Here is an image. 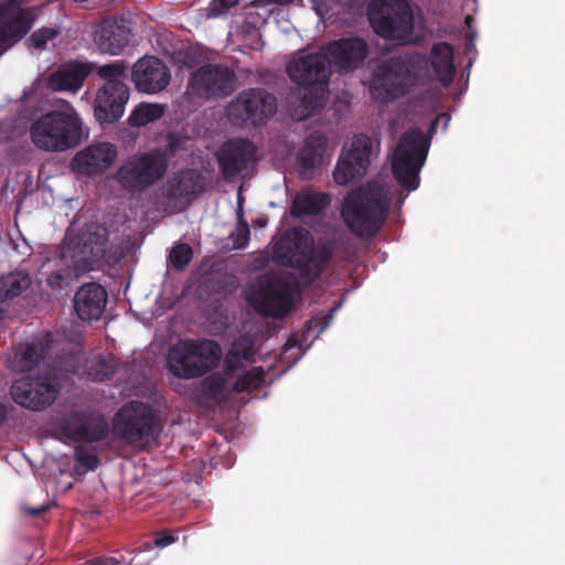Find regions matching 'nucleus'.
I'll return each mask as SVG.
<instances>
[{
  "label": "nucleus",
  "mask_w": 565,
  "mask_h": 565,
  "mask_svg": "<svg viewBox=\"0 0 565 565\" xmlns=\"http://www.w3.org/2000/svg\"><path fill=\"white\" fill-rule=\"evenodd\" d=\"M291 0H255V2L258 4V6H268V4H273V3H277V4H287L289 3Z\"/></svg>",
  "instance_id": "51"
},
{
  "label": "nucleus",
  "mask_w": 565,
  "mask_h": 565,
  "mask_svg": "<svg viewBox=\"0 0 565 565\" xmlns=\"http://www.w3.org/2000/svg\"><path fill=\"white\" fill-rule=\"evenodd\" d=\"M116 157L117 148L114 145L99 142L77 152L72 160V166L78 174L98 175L111 167Z\"/></svg>",
  "instance_id": "22"
},
{
  "label": "nucleus",
  "mask_w": 565,
  "mask_h": 565,
  "mask_svg": "<svg viewBox=\"0 0 565 565\" xmlns=\"http://www.w3.org/2000/svg\"><path fill=\"white\" fill-rule=\"evenodd\" d=\"M129 35L125 19L106 18L96 26L94 41L102 52L118 55L128 45Z\"/></svg>",
  "instance_id": "23"
},
{
  "label": "nucleus",
  "mask_w": 565,
  "mask_h": 565,
  "mask_svg": "<svg viewBox=\"0 0 565 565\" xmlns=\"http://www.w3.org/2000/svg\"><path fill=\"white\" fill-rule=\"evenodd\" d=\"M296 345H297V339H295L292 337L288 338V340L286 342V347L288 349H290V348H295Z\"/></svg>",
  "instance_id": "52"
},
{
  "label": "nucleus",
  "mask_w": 565,
  "mask_h": 565,
  "mask_svg": "<svg viewBox=\"0 0 565 565\" xmlns=\"http://www.w3.org/2000/svg\"><path fill=\"white\" fill-rule=\"evenodd\" d=\"M256 148L246 139L230 140L221 149L220 167L225 178H233L247 169Z\"/></svg>",
  "instance_id": "24"
},
{
  "label": "nucleus",
  "mask_w": 565,
  "mask_h": 565,
  "mask_svg": "<svg viewBox=\"0 0 565 565\" xmlns=\"http://www.w3.org/2000/svg\"><path fill=\"white\" fill-rule=\"evenodd\" d=\"M326 151V138L320 132L311 134L306 140L305 147L298 156V161L303 170H312L321 161Z\"/></svg>",
  "instance_id": "33"
},
{
  "label": "nucleus",
  "mask_w": 565,
  "mask_h": 565,
  "mask_svg": "<svg viewBox=\"0 0 565 565\" xmlns=\"http://www.w3.org/2000/svg\"><path fill=\"white\" fill-rule=\"evenodd\" d=\"M236 75L224 64H204L191 73L188 89L201 99L224 98L234 93Z\"/></svg>",
  "instance_id": "13"
},
{
  "label": "nucleus",
  "mask_w": 565,
  "mask_h": 565,
  "mask_svg": "<svg viewBox=\"0 0 565 565\" xmlns=\"http://www.w3.org/2000/svg\"><path fill=\"white\" fill-rule=\"evenodd\" d=\"M228 352H234L238 358H242L246 362H250L255 354L254 342L248 337H239L233 342Z\"/></svg>",
  "instance_id": "39"
},
{
  "label": "nucleus",
  "mask_w": 565,
  "mask_h": 565,
  "mask_svg": "<svg viewBox=\"0 0 565 565\" xmlns=\"http://www.w3.org/2000/svg\"><path fill=\"white\" fill-rule=\"evenodd\" d=\"M161 430L158 412L147 403L130 401L113 418V431L122 441L145 448L154 441Z\"/></svg>",
  "instance_id": "8"
},
{
  "label": "nucleus",
  "mask_w": 565,
  "mask_h": 565,
  "mask_svg": "<svg viewBox=\"0 0 565 565\" xmlns=\"http://www.w3.org/2000/svg\"><path fill=\"white\" fill-rule=\"evenodd\" d=\"M226 379L223 374L214 372L205 376L200 383V395L207 401H220L223 397Z\"/></svg>",
  "instance_id": "36"
},
{
  "label": "nucleus",
  "mask_w": 565,
  "mask_h": 565,
  "mask_svg": "<svg viewBox=\"0 0 565 565\" xmlns=\"http://www.w3.org/2000/svg\"><path fill=\"white\" fill-rule=\"evenodd\" d=\"M354 0H337V2L341 3V4H344V6H349V4H352Z\"/></svg>",
  "instance_id": "54"
},
{
  "label": "nucleus",
  "mask_w": 565,
  "mask_h": 565,
  "mask_svg": "<svg viewBox=\"0 0 565 565\" xmlns=\"http://www.w3.org/2000/svg\"><path fill=\"white\" fill-rule=\"evenodd\" d=\"M89 565H117L118 561L114 557L98 556L88 561Z\"/></svg>",
  "instance_id": "47"
},
{
  "label": "nucleus",
  "mask_w": 565,
  "mask_h": 565,
  "mask_svg": "<svg viewBox=\"0 0 565 565\" xmlns=\"http://www.w3.org/2000/svg\"><path fill=\"white\" fill-rule=\"evenodd\" d=\"M193 250L188 244H178L170 250L169 260L171 265L178 269L183 270L192 260Z\"/></svg>",
  "instance_id": "38"
},
{
  "label": "nucleus",
  "mask_w": 565,
  "mask_h": 565,
  "mask_svg": "<svg viewBox=\"0 0 565 565\" xmlns=\"http://www.w3.org/2000/svg\"><path fill=\"white\" fill-rule=\"evenodd\" d=\"M10 394L17 404L29 409L40 411L54 403L58 390L47 376L25 375L14 381Z\"/></svg>",
  "instance_id": "16"
},
{
  "label": "nucleus",
  "mask_w": 565,
  "mask_h": 565,
  "mask_svg": "<svg viewBox=\"0 0 565 565\" xmlns=\"http://www.w3.org/2000/svg\"><path fill=\"white\" fill-rule=\"evenodd\" d=\"M170 79L169 67L156 56L140 57L132 65L131 81L140 93H160L169 85Z\"/></svg>",
  "instance_id": "20"
},
{
  "label": "nucleus",
  "mask_w": 565,
  "mask_h": 565,
  "mask_svg": "<svg viewBox=\"0 0 565 565\" xmlns=\"http://www.w3.org/2000/svg\"><path fill=\"white\" fill-rule=\"evenodd\" d=\"M265 370L262 366H254L236 380L233 391L235 393L258 391L265 383Z\"/></svg>",
  "instance_id": "37"
},
{
  "label": "nucleus",
  "mask_w": 565,
  "mask_h": 565,
  "mask_svg": "<svg viewBox=\"0 0 565 565\" xmlns=\"http://www.w3.org/2000/svg\"><path fill=\"white\" fill-rule=\"evenodd\" d=\"M244 360L235 355L234 352H227L224 359L223 375L233 376L238 370L244 367Z\"/></svg>",
  "instance_id": "43"
},
{
  "label": "nucleus",
  "mask_w": 565,
  "mask_h": 565,
  "mask_svg": "<svg viewBox=\"0 0 565 565\" xmlns=\"http://www.w3.org/2000/svg\"><path fill=\"white\" fill-rule=\"evenodd\" d=\"M164 114V106L160 104L140 103L134 108L128 117L131 127H143L161 118Z\"/></svg>",
  "instance_id": "35"
},
{
  "label": "nucleus",
  "mask_w": 565,
  "mask_h": 565,
  "mask_svg": "<svg viewBox=\"0 0 565 565\" xmlns=\"http://www.w3.org/2000/svg\"><path fill=\"white\" fill-rule=\"evenodd\" d=\"M222 359L220 344L211 339H182L169 350V371L179 379L193 380L216 369Z\"/></svg>",
  "instance_id": "6"
},
{
  "label": "nucleus",
  "mask_w": 565,
  "mask_h": 565,
  "mask_svg": "<svg viewBox=\"0 0 565 565\" xmlns=\"http://www.w3.org/2000/svg\"><path fill=\"white\" fill-rule=\"evenodd\" d=\"M367 18L374 33L388 41L408 43L415 26L407 0H372Z\"/></svg>",
  "instance_id": "10"
},
{
  "label": "nucleus",
  "mask_w": 565,
  "mask_h": 565,
  "mask_svg": "<svg viewBox=\"0 0 565 565\" xmlns=\"http://www.w3.org/2000/svg\"><path fill=\"white\" fill-rule=\"evenodd\" d=\"M9 414L8 405L0 401V427L7 420Z\"/></svg>",
  "instance_id": "50"
},
{
  "label": "nucleus",
  "mask_w": 565,
  "mask_h": 565,
  "mask_svg": "<svg viewBox=\"0 0 565 565\" xmlns=\"http://www.w3.org/2000/svg\"><path fill=\"white\" fill-rule=\"evenodd\" d=\"M249 241V227L244 221L238 226L237 234L234 241L236 248H244Z\"/></svg>",
  "instance_id": "45"
},
{
  "label": "nucleus",
  "mask_w": 565,
  "mask_h": 565,
  "mask_svg": "<svg viewBox=\"0 0 565 565\" xmlns=\"http://www.w3.org/2000/svg\"><path fill=\"white\" fill-rule=\"evenodd\" d=\"M430 139L419 128L402 134L392 158V172L398 184L408 191L419 185V171L424 166Z\"/></svg>",
  "instance_id": "9"
},
{
  "label": "nucleus",
  "mask_w": 565,
  "mask_h": 565,
  "mask_svg": "<svg viewBox=\"0 0 565 565\" xmlns=\"http://www.w3.org/2000/svg\"><path fill=\"white\" fill-rule=\"evenodd\" d=\"M58 35V31L53 28H42L34 31L29 38L31 46L41 50L45 49L47 42Z\"/></svg>",
  "instance_id": "40"
},
{
  "label": "nucleus",
  "mask_w": 565,
  "mask_h": 565,
  "mask_svg": "<svg viewBox=\"0 0 565 565\" xmlns=\"http://www.w3.org/2000/svg\"><path fill=\"white\" fill-rule=\"evenodd\" d=\"M390 202L377 183H367L352 190L344 199L341 215L358 237L374 236L384 225Z\"/></svg>",
  "instance_id": "3"
},
{
  "label": "nucleus",
  "mask_w": 565,
  "mask_h": 565,
  "mask_svg": "<svg viewBox=\"0 0 565 565\" xmlns=\"http://www.w3.org/2000/svg\"><path fill=\"white\" fill-rule=\"evenodd\" d=\"M328 93L298 87L288 97V111L295 120H305L324 106Z\"/></svg>",
  "instance_id": "28"
},
{
  "label": "nucleus",
  "mask_w": 565,
  "mask_h": 565,
  "mask_svg": "<svg viewBox=\"0 0 565 565\" xmlns=\"http://www.w3.org/2000/svg\"><path fill=\"white\" fill-rule=\"evenodd\" d=\"M75 461L87 470H95L99 465L98 456L95 451L84 448H77L75 451Z\"/></svg>",
  "instance_id": "41"
},
{
  "label": "nucleus",
  "mask_w": 565,
  "mask_h": 565,
  "mask_svg": "<svg viewBox=\"0 0 565 565\" xmlns=\"http://www.w3.org/2000/svg\"><path fill=\"white\" fill-rule=\"evenodd\" d=\"M331 68V61L322 46L319 52L303 53L296 57L287 66V74L298 87L321 94L329 90Z\"/></svg>",
  "instance_id": "14"
},
{
  "label": "nucleus",
  "mask_w": 565,
  "mask_h": 565,
  "mask_svg": "<svg viewBox=\"0 0 565 565\" xmlns=\"http://www.w3.org/2000/svg\"><path fill=\"white\" fill-rule=\"evenodd\" d=\"M109 243L108 230L96 221L83 222L76 214L65 231L60 257L73 262L74 277L93 270L104 259Z\"/></svg>",
  "instance_id": "2"
},
{
  "label": "nucleus",
  "mask_w": 565,
  "mask_h": 565,
  "mask_svg": "<svg viewBox=\"0 0 565 565\" xmlns=\"http://www.w3.org/2000/svg\"><path fill=\"white\" fill-rule=\"evenodd\" d=\"M202 189L201 175L194 170H185L169 181L167 192L169 199L191 202L202 192Z\"/></svg>",
  "instance_id": "30"
},
{
  "label": "nucleus",
  "mask_w": 565,
  "mask_h": 565,
  "mask_svg": "<svg viewBox=\"0 0 565 565\" xmlns=\"http://www.w3.org/2000/svg\"><path fill=\"white\" fill-rule=\"evenodd\" d=\"M274 253L285 265L298 270L306 285L315 282L328 268L333 249L327 243L313 244V238L302 228H295L286 241L276 245Z\"/></svg>",
  "instance_id": "4"
},
{
  "label": "nucleus",
  "mask_w": 565,
  "mask_h": 565,
  "mask_svg": "<svg viewBox=\"0 0 565 565\" xmlns=\"http://www.w3.org/2000/svg\"><path fill=\"white\" fill-rule=\"evenodd\" d=\"M373 154V141L364 135H354L350 148L345 153H341L333 179L339 185H347L362 179L371 164Z\"/></svg>",
  "instance_id": "15"
},
{
  "label": "nucleus",
  "mask_w": 565,
  "mask_h": 565,
  "mask_svg": "<svg viewBox=\"0 0 565 565\" xmlns=\"http://www.w3.org/2000/svg\"><path fill=\"white\" fill-rule=\"evenodd\" d=\"M349 148H350V146H349V147H348V146H344V149H349ZM347 151H348V150H345V151L343 150V151H342V153H345Z\"/></svg>",
  "instance_id": "55"
},
{
  "label": "nucleus",
  "mask_w": 565,
  "mask_h": 565,
  "mask_svg": "<svg viewBox=\"0 0 565 565\" xmlns=\"http://www.w3.org/2000/svg\"><path fill=\"white\" fill-rule=\"evenodd\" d=\"M330 203L331 199L327 193L301 191L291 201L290 214L295 217L319 215Z\"/></svg>",
  "instance_id": "31"
},
{
  "label": "nucleus",
  "mask_w": 565,
  "mask_h": 565,
  "mask_svg": "<svg viewBox=\"0 0 565 565\" xmlns=\"http://www.w3.org/2000/svg\"><path fill=\"white\" fill-rule=\"evenodd\" d=\"M333 311H334V309H332L327 315H320V316L312 317L306 323L307 330L308 331L317 330V334L322 333L330 326V323L333 319Z\"/></svg>",
  "instance_id": "42"
},
{
  "label": "nucleus",
  "mask_w": 565,
  "mask_h": 565,
  "mask_svg": "<svg viewBox=\"0 0 565 565\" xmlns=\"http://www.w3.org/2000/svg\"><path fill=\"white\" fill-rule=\"evenodd\" d=\"M428 74V58L422 52L394 55L381 61L372 73L370 93L374 100L391 102L409 93Z\"/></svg>",
  "instance_id": "1"
},
{
  "label": "nucleus",
  "mask_w": 565,
  "mask_h": 565,
  "mask_svg": "<svg viewBox=\"0 0 565 565\" xmlns=\"http://www.w3.org/2000/svg\"><path fill=\"white\" fill-rule=\"evenodd\" d=\"M127 70L126 62L121 60L96 66V74L104 79V84L96 93L94 115L102 125L117 122L125 113L130 96L125 83Z\"/></svg>",
  "instance_id": "7"
},
{
  "label": "nucleus",
  "mask_w": 565,
  "mask_h": 565,
  "mask_svg": "<svg viewBox=\"0 0 565 565\" xmlns=\"http://www.w3.org/2000/svg\"><path fill=\"white\" fill-rule=\"evenodd\" d=\"M276 111V96L260 87L243 89L228 106L231 120L239 126H264Z\"/></svg>",
  "instance_id": "12"
},
{
  "label": "nucleus",
  "mask_w": 565,
  "mask_h": 565,
  "mask_svg": "<svg viewBox=\"0 0 565 565\" xmlns=\"http://www.w3.org/2000/svg\"><path fill=\"white\" fill-rule=\"evenodd\" d=\"M30 137L40 150L66 151L81 142L82 120L74 109L51 110L31 124Z\"/></svg>",
  "instance_id": "5"
},
{
  "label": "nucleus",
  "mask_w": 565,
  "mask_h": 565,
  "mask_svg": "<svg viewBox=\"0 0 565 565\" xmlns=\"http://www.w3.org/2000/svg\"><path fill=\"white\" fill-rule=\"evenodd\" d=\"M248 301L259 315L281 318L290 309L291 294L285 281L269 279L249 296Z\"/></svg>",
  "instance_id": "19"
},
{
  "label": "nucleus",
  "mask_w": 565,
  "mask_h": 565,
  "mask_svg": "<svg viewBox=\"0 0 565 565\" xmlns=\"http://www.w3.org/2000/svg\"><path fill=\"white\" fill-rule=\"evenodd\" d=\"M64 275L62 271H53L47 276L46 282L52 289H62L64 284Z\"/></svg>",
  "instance_id": "46"
},
{
  "label": "nucleus",
  "mask_w": 565,
  "mask_h": 565,
  "mask_svg": "<svg viewBox=\"0 0 565 565\" xmlns=\"http://www.w3.org/2000/svg\"><path fill=\"white\" fill-rule=\"evenodd\" d=\"M428 66L430 65L434 73L443 87H448L456 75L454 63V49L447 42L434 43L430 49V57H428ZM429 73L426 75L428 76Z\"/></svg>",
  "instance_id": "29"
},
{
  "label": "nucleus",
  "mask_w": 565,
  "mask_h": 565,
  "mask_svg": "<svg viewBox=\"0 0 565 565\" xmlns=\"http://www.w3.org/2000/svg\"><path fill=\"white\" fill-rule=\"evenodd\" d=\"M239 0H212L209 9L212 15H220L231 8L235 7Z\"/></svg>",
  "instance_id": "44"
},
{
  "label": "nucleus",
  "mask_w": 565,
  "mask_h": 565,
  "mask_svg": "<svg viewBox=\"0 0 565 565\" xmlns=\"http://www.w3.org/2000/svg\"><path fill=\"white\" fill-rule=\"evenodd\" d=\"M97 64L72 61L50 74L47 86L55 92H77Z\"/></svg>",
  "instance_id": "25"
},
{
  "label": "nucleus",
  "mask_w": 565,
  "mask_h": 565,
  "mask_svg": "<svg viewBox=\"0 0 565 565\" xmlns=\"http://www.w3.org/2000/svg\"><path fill=\"white\" fill-rule=\"evenodd\" d=\"M29 13L21 8L20 0L0 2V56L15 42L22 39L31 29Z\"/></svg>",
  "instance_id": "21"
},
{
  "label": "nucleus",
  "mask_w": 565,
  "mask_h": 565,
  "mask_svg": "<svg viewBox=\"0 0 565 565\" xmlns=\"http://www.w3.org/2000/svg\"><path fill=\"white\" fill-rule=\"evenodd\" d=\"M52 341V334L47 332L21 345L14 354L12 369L19 372H25L35 367L49 353Z\"/></svg>",
  "instance_id": "27"
},
{
  "label": "nucleus",
  "mask_w": 565,
  "mask_h": 565,
  "mask_svg": "<svg viewBox=\"0 0 565 565\" xmlns=\"http://www.w3.org/2000/svg\"><path fill=\"white\" fill-rule=\"evenodd\" d=\"M107 303V292L97 282H86L74 296V308L83 321L98 320Z\"/></svg>",
  "instance_id": "26"
},
{
  "label": "nucleus",
  "mask_w": 565,
  "mask_h": 565,
  "mask_svg": "<svg viewBox=\"0 0 565 565\" xmlns=\"http://www.w3.org/2000/svg\"><path fill=\"white\" fill-rule=\"evenodd\" d=\"M47 505H41L39 508H24L26 514L32 516L41 515L42 513L47 511Z\"/></svg>",
  "instance_id": "48"
},
{
  "label": "nucleus",
  "mask_w": 565,
  "mask_h": 565,
  "mask_svg": "<svg viewBox=\"0 0 565 565\" xmlns=\"http://www.w3.org/2000/svg\"><path fill=\"white\" fill-rule=\"evenodd\" d=\"M32 284L28 271L17 270L0 276V302L13 299L25 291Z\"/></svg>",
  "instance_id": "32"
},
{
  "label": "nucleus",
  "mask_w": 565,
  "mask_h": 565,
  "mask_svg": "<svg viewBox=\"0 0 565 565\" xmlns=\"http://www.w3.org/2000/svg\"><path fill=\"white\" fill-rule=\"evenodd\" d=\"M62 431L74 441H102L109 434V424L104 415L92 411H74L64 416Z\"/></svg>",
  "instance_id": "17"
},
{
  "label": "nucleus",
  "mask_w": 565,
  "mask_h": 565,
  "mask_svg": "<svg viewBox=\"0 0 565 565\" xmlns=\"http://www.w3.org/2000/svg\"><path fill=\"white\" fill-rule=\"evenodd\" d=\"M118 365V360L114 355H97L87 362V375L92 381L104 382L111 379Z\"/></svg>",
  "instance_id": "34"
},
{
  "label": "nucleus",
  "mask_w": 565,
  "mask_h": 565,
  "mask_svg": "<svg viewBox=\"0 0 565 565\" xmlns=\"http://www.w3.org/2000/svg\"><path fill=\"white\" fill-rule=\"evenodd\" d=\"M323 51L335 70L348 74L360 68L369 56V44L365 40L352 36L333 40L323 45Z\"/></svg>",
  "instance_id": "18"
},
{
  "label": "nucleus",
  "mask_w": 565,
  "mask_h": 565,
  "mask_svg": "<svg viewBox=\"0 0 565 565\" xmlns=\"http://www.w3.org/2000/svg\"><path fill=\"white\" fill-rule=\"evenodd\" d=\"M174 541L171 535H160L156 539V544L158 546H167Z\"/></svg>",
  "instance_id": "49"
},
{
  "label": "nucleus",
  "mask_w": 565,
  "mask_h": 565,
  "mask_svg": "<svg viewBox=\"0 0 565 565\" xmlns=\"http://www.w3.org/2000/svg\"><path fill=\"white\" fill-rule=\"evenodd\" d=\"M167 169V156L154 149L125 161L117 171V179L129 191H143L160 180Z\"/></svg>",
  "instance_id": "11"
},
{
  "label": "nucleus",
  "mask_w": 565,
  "mask_h": 565,
  "mask_svg": "<svg viewBox=\"0 0 565 565\" xmlns=\"http://www.w3.org/2000/svg\"><path fill=\"white\" fill-rule=\"evenodd\" d=\"M472 21H473V18L471 15H467L465 18V23L468 25V28L471 26Z\"/></svg>",
  "instance_id": "53"
}]
</instances>
